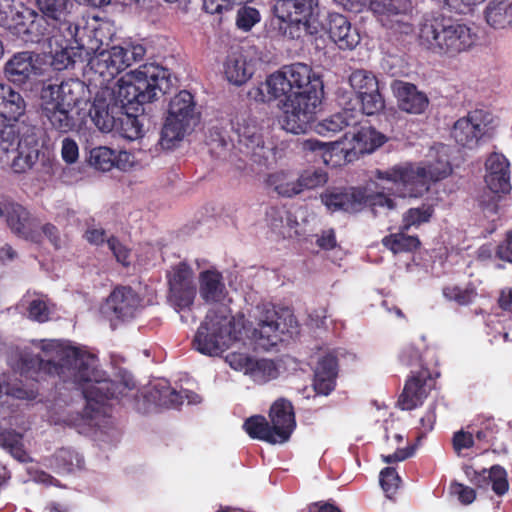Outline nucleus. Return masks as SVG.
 <instances>
[{
    "mask_svg": "<svg viewBox=\"0 0 512 512\" xmlns=\"http://www.w3.org/2000/svg\"><path fill=\"white\" fill-rule=\"evenodd\" d=\"M37 347L41 350L38 356L39 369L57 375L63 381L87 383L82 391L85 400L83 413L68 408L55 422L74 427L79 433H87L105 421L106 400L130 401V392L135 389V382L130 375L123 376L119 382L105 379L104 374L97 369L95 356L63 341L41 340Z\"/></svg>",
    "mask_w": 512,
    "mask_h": 512,
    "instance_id": "1",
    "label": "nucleus"
},
{
    "mask_svg": "<svg viewBox=\"0 0 512 512\" xmlns=\"http://www.w3.org/2000/svg\"><path fill=\"white\" fill-rule=\"evenodd\" d=\"M252 318L246 325L243 318L231 316L226 307L211 309L195 334L194 348L203 355L218 356L234 342L245 343L247 338L267 350L284 334L296 331V319L289 309L262 304L256 306Z\"/></svg>",
    "mask_w": 512,
    "mask_h": 512,
    "instance_id": "2",
    "label": "nucleus"
},
{
    "mask_svg": "<svg viewBox=\"0 0 512 512\" xmlns=\"http://www.w3.org/2000/svg\"><path fill=\"white\" fill-rule=\"evenodd\" d=\"M267 94L257 89L262 101L284 98L282 127L293 134L305 133L320 104L322 81L304 63L283 66L263 84Z\"/></svg>",
    "mask_w": 512,
    "mask_h": 512,
    "instance_id": "3",
    "label": "nucleus"
},
{
    "mask_svg": "<svg viewBox=\"0 0 512 512\" xmlns=\"http://www.w3.org/2000/svg\"><path fill=\"white\" fill-rule=\"evenodd\" d=\"M449 148L439 144L430 151L427 164H404L386 171L377 170L380 187L388 194L399 197H419L429 190L431 181H439L450 175L452 168L448 156Z\"/></svg>",
    "mask_w": 512,
    "mask_h": 512,
    "instance_id": "4",
    "label": "nucleus"
},
{
    "mask_svg": "<svg viewBox=\"0 0 512 512\" xmlns=\"http://www.w3.org/2000/svg\"><path fill=\"white\" fill-rule=\"evenodd\" d=\"M166 85V70L149 63L140 66L117 82L100 84L98 91H108L111 95L105 97L111 103H115L120 112L138 111L140 105L153 101L158 91H162Z\"/></svg>",
    "mask_w": 512,
    "mask_h": 512,
    "instance_id": "5",
    "label": "nucleus"
},
{
    "mask_svg": "<svg viewBox=\"0 0 512 512\" xmlns=\"http://www.w3.org/2000/svg\"><path fill=\"white\" fill-rule=\"evenodd\" d=\"M86 87L77 79H69L61 84H46L40 92L41 115L49 124L61 133H67L76 127L72 111L84 97Z\"/></svg>",
    "mask_w": 512,
    "mask_h": 512,
    "instance_id": "6",
    "label": "nucleus"
},
{
    "mask_svg": "<svg viewBox=\"0 0 512 512\" xmlns=\"http://www.w3.org/2000/svg\"><path fill=\"white\" fill-rule=\"evenodd\" d=\"M418 39L427 50L452 58L470 50L477 41V35L464 24L431 18L420 24Z\"/></svg>",
    "mask_w": 512,
    "mask_h": 512,
    "instance_id": "7",
    "label": "nucleus"
},
{
    "mask_svg": "<svg viewBox=\"0 0 512 512\" xmlns=\"http://www.w3.org/2000/svg\"><path fill=\"white\" fill-rule=\"evenodd\" d=\"M318 0H277L273 12L279 33L291 40L317 35L321 23L315 13Z\"/></svg>",
    "mask_w": 512,
    "mask_h": 512,
    "instance_id": "8",
    "label": "nucleus"
},
{
    "mask_svg": "<svg viewBox=\"0 0 512 512\" xmlns=\"http://www.w3.org/2000/svg\"><path fill=\"white\" fill-rule=\"evenodd\" d=\"M197 121L196 104L192 94L186 90L176 94L169 103L159 144L163 149L176 147L189 133Z\"/></svg>",
    "mask_w": 512,
    "mask_h": 512,
    "instance_id": "9",
    "label": "nucleus"
},
{
    "mask_svg": "<svg viewBox=\"0 0 512 512\" xmlns=\"http://www.w3.org/2000/svg\"><path fill=\"white\" fill-rule=\"evenodd\" d=\"M146 49L141 44L125 43L96 51L89 60L90 69L102 78L100 84L110 83L119 73L141 61Z\"/></svg>",
    "mask_w": 512,
    "mask_h": 512,
    "instance_id": "10",
    "label": "nucleus"
},
{
    "mask_svg": "<svg viewBox=\"0 0 512 512\" xmlns=\"http://www.w3.org/2000/svg\"><path fill=\"white\" fill-rule=\"evenodd\" d=\"M376 184L382 191H372L366 193L360 189L350 190H332L327 191L321 195L322 202L331 211L343 210L345 212L353 213L360 210L363 204L370 205L373 209L377 207L393 209L394 201L385 194L386 190Z\"/></svg>",
    "mask_w": 512,
    "mask_h": 512,
    "instance_id": "11",
    "label": "nucleus"
},
{
    "mask_svg": "<svg viewBox=\"0 0 512 512\" xmlns=\"http://www.w3.org/2000/svg\"><path fill=\"white\" fill-rule=\"evenodd\" d=\"M484 181L493 195H482L480 206L488 214H497L500 194H507L511 190L510 163L505 155L493 152L487 157Z\"/></svg>",
    "mask_w": 512,
    "mask_h": 512,
    "instance_id": "12",
    "label": "nucleus"
},
{
    "mask_svg": "<svg viewBox=\"0 0 512 512\" xmlns=\"http://www.w3.org/2000/svg\"><path fill=\"white\" fill-rule=\"evenodd\" d=\"M240 149L257 164L265 165L273 155L274 145L265 138L254 118L242 119L236 128Z\"/></svg>",
    "mask_w": 512,
    "mask_h": 512,
    "instance_id": "13",
    "label": "nucleus"
},
{
    "mask_svg": "<svg viewBox=\"0 0 512 512\" xmlns=\"http://www.w3.org/2000/svg\"><path fill=\"white\" fill-rule=\"evenodd\" d=\"M493 127L492 115L485 110L477 109L468 112L454 123L452 137L458 145L473 149Z\"/></svg>",
    "mask_w": 512,
    "mask_h": 512,
    "instance_id": "14",
    "label": "nucleus"
},
{
    "mask_svg": "<svg viewBox=\"0 0 512 512\" xmlns=\"http://www.w3.org/2000/svg\"><path fill=\"white\" fill-rule=\"evenodd\" d=\"M143 402L135 400V408L139 411L146 412L150 405H155L164 408H177L182 405L184 400L188 404H197L201 401L199 395L194 392L184 390L177 392L171 388L167 381L161 380L144 390L142 393Z\"/></svg>",
    "mask_w": 512,
    "mask_h": 512,
    "instance_id": "15",
    "label": "nucleus"
},
{
    "mask_svg": "<svg viewBox=\"0 0 512 512\" xmlns=\"http://www.w3.org/2000/svg\"><path fill=\"white\" fill-rule=\"evenodd\" d=\"M140 307V298L130 287H118L107 298L103 312L116 326L135 318Z\"/></svg>",
    "mask_w": 512,
    "mask_h": 512,
    "instance_id": "16",
    "label": "nucleus"
},
{
    "mask_svg": "<svg viewBox=\"0 0 512 512\" xmlns=\"http://www.w3.org/2000/svg\"><path fill=\"white\" fill-rule=\"evenodd\" d=\"M226 362L232 369L243 372L258 384H264L278 376L274 362L268 359H255L245 353L231 352L226 356Z\"/></svg>",
    "mask_w": 512,
    "mask_h": 512,
    "instance_id": "17",
    "label": "nucleus"
},
{
    "mask_svg": "<svg viewBox=\"0 0 512 512\" xmlns=\"http://www.w3.org/2000/svg\"><path fill=\"white\" fill-rule=\"evenodd\" d=\"M4 74L8 81L16 85H24L42 75L40 56L32 52L14 54L4 66Z\"/></svg>",
    "mask_w": 512,
    "mask_h": 512,
    "instance_id": "18",
    "label": "nucleus"
},
{
    "mask_svg": "<svg viewBox=\"0 0 512 512\" xmlns=\"http://www.w3.org/2000/svg\"><path fill=\"white\" fill-rule=\"evenodd\" d=\"M434 388V380L427 369L412 374L406 381L398 399L402 410H412L422 405L425 398Z\"/></svg>",
    "mask_w": 512,
    "mask_h": 512,
    "instance_id": "19",
    "label": "nucleus"
},
{
    "mask_svg": "<svg viewBox=\"0 0 512 512\" xmlns=\"http://www.w3.org/2000/svg\"><path fill=\"white\" fill-rule=\"evenodd\" d=\"M370 8L384 26L397 28L401 33L410 32V26L402 20L412 9L410 0H371Z\"/></svg>",
    "mask_w": 512,
    "mask_h": 512,
    "instance_id": "20",
    "label": "nucleus"
},
{
    "mask_svg": "<svg viewBox=\"0 0 512 512\" xmlns=\"http://www.w3.org/2000/svg\"><path fill=\"white\" fill-rule=\"evenodd\" d=\"M40 12L54 24H58V31L67 40L76 39L78 26L70 20V9L73 3L70 0H36Z\"/></svg>",
    "mask_w": 512,
    "mask_h": 512,
    "instance_id": "21",
    "label": "nucleus"
},
{
    "mask_svg": "<svg viewBox=\"0 0 512 512\" xmlns=\"http://www.w3.org/2000/svg\"><path fill=\"white\" fill-rule=\"evenodd\" d=\"M344 139L349 144L345 154L349 161L358 155L373 152L386 140L383 134L370 126H361L358 129L355 126L352 131L349 130L345 133Z\"/></svg>",
    "mask_w": 512,
    "mask_h": 512,
    "instance_id": "22",
    "label": "nucleus"
},
{
    "mask_svg": "<svg viewBox=\"0 0 512 512\" xmlns=\"http://www.w3.org/2000/svg\"><path fill=\"white\" fill-rule=\"evenodd\" d=\"M0 218H3L10 229L17 235L28 238L35 227V219L20 204L11 199L0 197Z\"/></svg>",
    "mask_w": 512,
    "mask_h": 512,
    "instance_id": "23",
    "label": "nucleus"
},
{
    "mask_svg": "<svg viewBox=\"0 0 512 512\" xmlns=\"http://www.w3.org/2000/svg\"><path fill=\"white\" fill-rule=\"evenodd\" d=\"M40 148L34 137H26L18 140L16 136L13 149L10 150L8 158L0 163H8L11 159V167L16 173H24L32 169L40 158Z\"/></svg>",
    "mask_w": 512,
    "mask_h": 512,
    "instance_id": "24",
    "label": "nucleus"
},
{
    "mask_svg": "<svg viewBox=\"0 0 512 512\" xmlns=\"http://www.w3.org/2000/svg\"><path fill=\"white\" fill-rule=\"evenodd\" d=\"M25 17L18 25L15 35L25 42L37 43L52 30L58 29V24L50 21L45 15L38 14L34 10L24 9Z\"/></svg>",
    "mask_w": 512,
    "mask_h": 512,
    "instance_id": "25",
    "label": "nucleus"
},
{
    "mask_svg": "<svg viewBox=\"0 0 512 512\" xmlns=\"http://www.w3.org/2000/svg\"><path fill=\"white\" fill-rule=\"evenodd\" d=\"M391 89L397 99L400 110L410 114H421L428 107L429 100L425 93L419 91L414 84L395 80Z\"/></svg>",
    "mask_w": 512,
    "mask_h": 512,
    "instance_id": "26",
    "label": "nucleus"
},
{
    "mask_svg": "<svg viewBox=\"0 0 512 512\" xmlns=\"http://www.w3.org/2000/svg\"><path fill=\"white\" fill-rule=\"evenodd\" d=\"M108 91H97L94 101L89 110V116L95 126L102 132H111L117 124L120 111L116 104L111 103L105 96Z\"/></svg>",
    "mask_w": 512,
    "mask_h": 512,
    "instance_id": "27",
    "label": "nucleus"
},
{
    "mask_svg": "<svg viewBox=\"0 0 512 512\" xmlns=\"http://www.w3.org/2000/svg\"><path fill=\"white\" fill-rule=\"evenodd\" d=\"M328 33L331 40L343 50H352L360 43V34L350 21L342 14L330 13L328 16Z\"/></svg>",
    "mask_w": 512,
    "mask_h": 512,
    "instance_id": "28",
    "label": "nucleus"
},
{
    "mask_svg": "<svg viewBox=\"0 0 512 512\" xmlns=\"http://www.w3.org/2000/svg\"><path fill=\"white\" fill-rule=\"evenodd\" d=\"M270 424L277 438L287 442L296 426L292 404L286 399L276 400L270 408Z\"/></svg>",
    "mask_w": 512,
    "mask_h": 512,
    "instance_id": "29",
    "label": "nucleus"
},
{
    "mask_svg": "<svg viewBox=\"0 0 512 512\" xmlns=\"http://www.w3.org/2000/svg\"><path fill=\"white\" fill-rule=\"evenodd\" d=\"M199 294L205 303H222L227 295L222 274L215 269H207L199 273Z\"/></svg>",
    "mask_w": 512,
    "mask_h": 512,
    "instance_id": "30",
    "label": "nucleus"
},
{
    "mask_svg": "<svg viewBox=\"0 0 512 512\" xmlns=\"http://www.w3.org/2000/svg\"><path fill=\"white\" fill-rule=\"evenodd\" d=\"M223 71L231 84L241 86L252 77L254 68L242 51H233L226 57Z\"/></svg>",
    "mask_w": 512,
    "mask_h": 512,
    "instance_id": "31",
    "label": "nucleus"
},
{
    "mask_svg": "<svg viewBox=\"0 0 512 512\" xmlns=\"http://www.w3.org/2000/svg\"><path fill=\"white\" fill-rule=\"evenodd\" d=\"M26 111L22 95L10 85L0 83V116L8 121H17Z\"/></svg>",
    "mask_w": 512,
    "mask_h": 512,
    "instance_id": "32",
    "label": "nucleus"
},
{
    "mask_svg": "<svg viewBox=\"0 0 512 512\" xmlns=\"http://www.w3.org/2000/svg\"><path fill=\"white\" fill-rule=\"evenodd\" d=\"M362 114L353 110H342L322 120L316 126L318 134L323 136L333 135L344 128H354L359 123Z\"/></svg>",
    "mask_w": 512,
    "mask_h": 512,
    "instance_id": "33",
    "label": "nucleus"
},
{
    "mask_svg": "<svg viewBox=\"0 0 512 512\" xmlns=\"http://www.w3.org/2000/svg\"><path fill=\"white\" fill-rule=\"evenodd\" d=\"M473 482L479 487H484L491 483L492 490L499 496L504 495L509 489L507 472L499 465L492 466L490 470L483 469L481 473L473 471Z\"/></svg>",
    "mask_w": 512,
    "mask_h": 512,
    "instance_id": "34",
    "label": "nucleus"
},
{
    "mask_svg": "<svg viewBox=\"0 0 512 512\" xmlns=\"http://www.w3.org/2000/svg\"><path fill=\"white\" fill-rule=\"evenodd\" d=\"M266 185L282 197L292 198L300 194L298 177L290 172L277 171L269 174Z\"/></svg>",
    "mask_w": 512,
    "mask_h": 512,
    "instance_id": "35",
    "label": "nucleus"
},
{
    "mask_svg": "<svg viewBox=\"0 0 512 512\" xmlns=\"http://www.w3.org/2000/svg\"><path fill=\"white\" fill-rule=\"evenodd\" d=\"M244 430L254 439H259L270 444H283L282 438H277L271 424L260 415L251 416L243 424Z\"/></svg>",
    "mask_w": 512,
    "mask_h": 512,
    "instance_id": "36",
    "label": "nucleus"
},
{
    "mask_svg": "<svg viewBox=\"0 0 512 512\" xmlns=\"http://www.w3.org/2000/svg\"><path fill=\"white\" fill-rule=\"evenodd\" d=\"M486 22L494 29L512 26V2H495L488 4L485 10Z\"/></svg>",
    "mask_w": 512,
    "mask_h": 512,
    "instance_id": "37",
    "label": "nucleus"
},
{
    "mask_svg": "<svg viewBox=\"0 0 512 512\" xmlns=\"http://www.w3.org/2000/svg\"><path fill=\"white\" fill-rule=\"evenodd\" d=\"M83 458L74 450L61 448L50 460V466L59 473H70L83 466Z\"/></svg>",
    "mask_w": 512,
    "mask_h": 512,
    "instance_id": "38",
    "label": "nucleus"
},
{
    "mask_svg": "<svg viewBox=\"0 0 512 512\" xmlns=\"http://www.w3.org/2000/svg\"><path fill=\"white\" fill-rule=\"evenodd\" d=\"M114 129L120 136L131 141L141 138L144 133L143 124L128 110L120 113Z\"/></svg>",
    "mask_w": 512,
    "mask_h": 512,
    "instance_id": "39",
    "label": "nucleus"
},
{
    "mask_svg": "<svg viewBox=\"0 0 512 512\" xmlns=\"http://www.w3.org/2000/svg\"><path fill=\"white\" fill-rule=\"evenodd\" d=\"M24 9L26 8L16 9L13 0H0V26L14 34L25 17Z\"/></svg>",
    "mask_w": 512,
    "mask_h": 512,
    "instance_id": "40",
    "label": "nucleus"
},
{
    "mask_svg": "<svg viewBox=\"0 0 512 512\" xmlns=\"http://www.w3.org/2000/svg\"><path fill=\"white\" fill-rule=\"evenodd\" d=\"M349 84L360 97L364 92H371L378 89V80L375 75L367 70H355L349 76Z\"/></svg>",
    "mask_w": 512,
    "mask_h": 512,
    "instance_id": "41",
    "label": "nucleus"
},
{
    "mask_svg": "<svg viewBox=\"0 0 512 512\" xmlns=\"http://www.w3.org/2000/svg\"><path fill=\"white\" fill-rule=\"evenodd\" d=\"M382 242L394 254L413 251L420 245V241L416 236H409L404 232L384 237Z\"/></svg>",
    "mask_w": 512,
    "mask_h": 512,
    "instance_id": "42",
    "label": "nucleus"
},
{
    "mask_svg": "<svg viewBox=\"0 0 512 512\" xmlns=\"http://www.w3.org/2000/svg\"><path fill=\"white\" fill-rule=\"evenodd\" d=\"M433 212V208L430 205H422L421 207L409 209L403 215L402 230L407 231L411 227H418L423 223L429 222Z\"/></svg>",
    "mask_w": 512,
    "mask_h": 512,
    "instance_id": "43",
    "label": "nucleus"
},
{
    "mask_svg": "<svg viewBox=\"0 0 512 512\" xmlns=\"http://www.w3.org/2000/svg\"><path fill=\"white\" fill-rule=\"evenodd\" d=\"M328 181V174L322 169H307L298 176L300 193L324 186Z\"/></svg>",
    "mask_w": 512,
    "mask_h": 512,
    "instance_id": "44",
    "label": "nucleus"
},
{
    "mask_svg": "<svg viewBox=\"0 0 512 512\" xmlns=\"http://www.w3.org/2000/svg\"><path fill=\"white\" fill-rule=\"evenodd\" d=\"M195 296V285L185 287L174 285V288H170L169 301L175 308L182 310L193 304Z\"/></svg>",
    "mask_w": 512,
    "mask_h": 512,
    "instance_id": "45",
    "label": "nucleus"
},
{
    "mask_svg": "<svg viewBox=\"0 0 512 512\" xmlns=\"http://www.w3.org/2000/svg\"><path fill=\"white\" fill-rule=\"evenodd\" d=\"M63 38L65 44H60V49L52 53L51 56V66L57 71L67 69L74 64L75 52L72 47H69V44L73 40H67L65 37Z\"/></svg>",
    "mask_w": 512,
    "mask_h": 512,
    "instance_id": "46",
    "label": "nucleus"
},
{
    "mask_svg": "<svg viewBox=\"0 0 512 512\" xmlns=\"http://www.w3.org/2000/svg\"><path fill=\"white\" fill-rule=\"evenodd\" d=\"M90 164L98 170L109 171L114 167L115 151L108 147H96L90 152Z\"/></svg>",
    "mask_w": 512,
    "mask_h": 512,
    "instance_id": "47",
    "label": "nucleus"
},
{
    "mask_svg": "<svg viewBox=\"0 0 512 512\" xmlns=\"http://www.w3.org/2000/svg\"><path fill=\"white\" fill-rule=\"evenodd\" d=\"M193 271L185 263H180L172 268L169 273V287L174 288V285L185 287L193 286Z\"/></svg>",
    "mask_w": 512,
    "mask_h": 512,
    "instance_id": "48",
    "label": "nucleus"
},
{
    "mask_svg": "<svg viewBox=\"0 0 512 512\" xmlns=\"http://www.w3.org/2000/svg\"><path fill=\"white\" fill-rule=\"evenodd\" d=\"M443 295L446 299L455 301L459 305H468L474 301L477 293L473 287L448 286L443 289Z\"/></svg>",
    "mask_w": 512,
    "mask_h": 512,
    "instance_id": "49",
    "label": "nucleus"
},
{
    "mask_svg": "<svg viewBox=\"0 0 512 512\" xmlns=\"http://www.w3.org/2000/svg\"><path fill=\"white\" fill-rule=\"evenodd\" d=\"M210 153L218 159H226L232 143L219 131L212 132L208 141Z\"/></svg>",
    "mask_w": 512,
    "mask_h": 512,
    "instance_id": "50",
    "label": "nucleus"
},
{
    "mask_svg": "<svg viewBox=\"0 0 512 512\" xmlns=\"http://www.w3.org/2000/svg\"><path fill=\"white\" fill-rule=\"evenodd\" d=\"M361 102L362 111L366 115H374L383 110L385 104L379 88L371 92H364L358 97Z\"/></svg>",
    "mask_w": 512,
    "mask_h": 512,
    "instance_id": "51",
    "label": "nucleus"
},
{
    "mask_svg": "<svg viewBox=\"0 0 512 512\" xmlns=\"http://www.w3.org/2000/svg\"><path fill=\"white\" fill-rule=\"evenodd\" d=\"M53 313V306L42 298L32 300L28 306V316L30 319L43 323L50 319Z\"/></svg>",
    "mask_w": 512,
    "mask_h": 512,
    "instance_id": "52",
    "label": "nucleus"
},
{
    "mask_svg": "<svg viewBox=\"0 0 512 512\" xmlns=\"http://www.w3.org/2000/svg\"><path fill=\"white\" fill-rule=\"evenodd\" d=\"M260 21V13L253 7L244 6L237 12L236 24L243 31H249Z\"/></svg>",
    "mask_w": 512,
    "mask_h": 512,
    "instance_id": "53",
    "label": "nucleus"
},
{
    "mask_svg": "<svg viewBox=\"0 0 512 512\" xmlns=\"http://www.w3.org/2000/svg\"><path fill=\"white\" fill-rule=\"evenodd\" d=\"M400 481L399 475L392 467L384 468L380 472V485L387 495L395 493L400 485Z\"/></svg>",
    "mask_w": 512,
    "mask_h": 512,
    "instance_id": "54",
    "label": "nucleus"
},
{
    "mask_svg": "<svg viewBox=\"0 0 512 512\" xmlns=\"http://www.w3.org/2000/svg\"><path fill=\"white\" fill-rule=\"evenodd\" d=\"M16 140V131L13 127H5L0 132V162L8 158L10 150Z\"/></svg>",
    "mask_w": 512,
    "mask_h": 512,
    "instance_id": "55",
    "label": "nucleus"
},
{
    "mask_svg": "<svg viewBox=\"0 0 512 512\" xmlns=\"http://www.w3.org/2000/svg\"><path fill=\"white\" fill-rule=\"evenodd\" d=\"M499 431L498 424L493 419H486L482 422L481 428L476 431V439L492 443Z\"/></svg>",
    "mask_w": 512,
    "mask_h": 512,
    "instance_id": "56",
    "label": "nucleus"
},
{
    "mask_svg": "<svg viewBox=\"0 0 512 512\" xmlns=\"http://www.w3.org/2000/svg\"><path fill=\"white\" fill-rule=\"evenodd\" d=\"M452 443L454 451L460 456L463 450L473 447V434L464 430L457 431L453 435Z\"/></svg>",
    "mask_w": 512,
    "mask_h": 512,
    "instance_id": "57",
    "label": "nucleus"
},
{
    "mask_svg": "<svg viewBox=\"0 0 512 512\" xmlns=\"http://www.w3.org/2000/svg\"><path fill=\"white\" fill-rule=\"evenodd\" d=\"M286 216L287 212L283 208L270 207L266 211L267 224L271 227V229L280 233L284 221L288 220Z\"/></svg>",
    "mask_w": 512,
    "mask_h": 512,
    "instance_id": "58",
    "label": "nucleus"
},
{
    "mask_svg": "<svg viewBox=\"0 0 512 512\" xmlns=\"http://www.w3.org/2000/svg\"><path fill=\"white\" fill-rule=\"evenodd\" d=\"M107 245L109 249L114 254L116 260L123 264L124 266H128L130 264V250L122 245L116 238L110 237L107 239Z\"/></svg>",
    "mask_w": 512,
    "mask_h": 512,
    "instance_id": "59",
    "label": "nucleus"
},
{
    "mask_svg": "<svg viewBox=\"0 0 512 512\" xmlns=\"http://www.w3.org/2000/svg\"><path fill=\"white\" fill-rule=\"evenodd\" d=\"M314 389L318 394L328 395L335 386V377L315 373Z\"/></svg>",
    "mask_w": 512,
    "mask_h": 512,
    "instance_id": "60",
    "label": "nucleus"
},
{
    "mask_svg": "<svg viewBox=\"0 0 512 512\" xmlns=\"http://www.w3.org/2000/svg\"><path fill=\"white\" fill-rule=\"evenodd\" d=\"M496 256L500 260L512 263V229L506 232L504 240L497 246Z\"/></svg>",
    "mask_w": 512,
    "mask_h": 512,
    "instance_id": "61",
    "label": "nucleus"
},
{
    "mask_svg": "<svg viewBox=\"0 0 512 512\" xmlns=\"http://www.w3.org/2000/svg\"><path fill=\"white\" fill-rule=\"evenodd\" d=\"M61 154L65 162L69 164L76 162L79 156L77 143L70 138H65L62 141Z\"/></svg>",
    "mask_w": 512,
    "mask_h": 512,
    "instance_id": "62",
    "label": "nucleus"
},
{
    "mask_svg": "<svg viewBox=\"0 0 512 512\" xmlns=\"http://www.w3.org/2000/svg\"><path fill=\"white\" fill-rule=\"evenodd\" d=\"M451 491L458 497L459 501L465 505L471 504L476 497L474 489L460 483L452 484Z\"/></svg>",
    "mask_w": 512,
    "mask_h": 512,
    "instance_id": "63",
    "label": "nucleus"
},
{
    "mask_svg": "<svg viewBox=\"0 0 512 512\" xmlns=\"http://www.w3.org/2000/svg\"><path fill=\"white\" fill-rule=\"evenodd\" d=\"M336 367H337V364H336L335 357L332 355H327V356L323 357L318 362L315 373L316 374L322 373L323 375H327V376L336 378V374H337Z\"/></svg>",
    "mask_w": 512,
    "mask_h": 512,
    "instance_id": "64",
    "label": "nucleus"
}]
</instances>
